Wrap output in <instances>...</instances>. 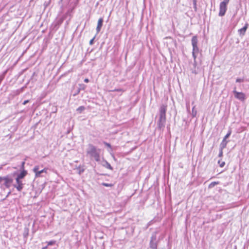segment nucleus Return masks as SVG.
Instances as JSON below:
<instances>
[{
	"label": "nucleus",
	"instance_id": "obj_8",
	"mask_svg": "<svg viewBox=\"0 0 249 249\" xmlns=\"http://www.w3.org/2000/svg\"><path fill=\"white\" fill-rule=\"evenodd\" d=\"M39 167L38 166H36L34 167L33 169L34 172L36 174V177H41V174L43 173H46L47 171V168H44L43 169L38 171Z\"/></svg>",
	"mask_w": 249,
	"mask_h": 249
},
{
	"label": "nucleus",
	"instance_id": "obj_6",
	"mask_svg": "<svg viewBox=\"0 0 249 249\" xmlns=\"http://www.w3.org/2000/svg\"><path fill=\"white\" fill-rule=\"evenodd\" d=\"M166 117H160L157 123L158 128L160 130H163L165 127Z\"/></svg>",
	"mask_w": 249,
	"mask_h": 249
},
{
	"label": "nucleus",
	"instance_id": "obj_3",
	"mask_svg": "<svg viewBox=\"0 0 249 249\" xmlns=\"http://www.w3.org/2000/svg\"><path fill=\"white\" fill-rule=\"evenodd\" d=\"M158 233V231H154L151 234L149 243V248L151 249H157L158 244L159 242V240L157 239V234Z\"/></svg>",
	"mask_w": 249,
	"mask_h": 249
},
{
	"label": "nucleus",
	"instance_id": "obj_14",
	"mask_svg": "<svg viewBox=\"0 0 249 249\" xmlns=\"http://www.w3.org/2000/svg\"><path fill=\"white\" fill-rule=\"evenodd\" d=\"M193 66H194V68L191 69L192 72L193 73H195V74L197 73H198V71H197L198 68H196V59H194Z\"/></svg>",
	"mask_w": 249,
	"mask_h": 249
},
{
	"label": "nucleus",
	"instance_id": "obj_7",
	"mask_svg": "<svg viewBox=\"0 0 249 249\" xmlns=\"http://www.w3.org/2000/svg\"><path fill=\"white\" fill-rule=\"evenodd\" d=\"M4 183L3 185L7 188H9L12 183L13 181V179L9 177V176H7L5 177H3Z\"/></svg>",
	"mask_w": 249,
	"mask_h": 249
},
{
	"label": "nucleus",
	"instance_id": "obj_9",
	"mask_svg": "<svg viewBox=\"0 0 249 249\" xmlns=\"http://www.w3.org/2000/svg\"><path fill=\"white\" fill-rule=\"evenodd\" d=\"M249 26V23L247 22L243 28L238 30V34L240 36H243L245 35L246 32Z\"/></svg>",
	"mask_w": 249,
	"mask_h": 249
},
{
	"label": "nucleus",
	"instance_id": "obj_34",
	"mask_svg": "<svg viewBox=\"0 0 249 249\" xmlns=\"http://www.w3.org/2000/svg\"><path fill=\"white\" fill-rule=\"evenodd\" d=\"M24 164H25V162L24 161H22V163H21V168L22 169H24Z\"/></svg>",
	"mask_w": 249,
	"mask_h": 249
},
{
	"label": "nucleus",
	"instance_id": "obj_38",
	"mask_svg": "<svg viewBox=\"0 0 249 249\" xmlns=\"http://www.w3.org/2000/svg\"><path fill=\"white\" fill-rule=\"evenodd\" d=\"M3 179V177H0V182H1V181H2Z\"/></svg>",
	"mask_w": 249,
	"mask_h": 249
},
{
	"label": "nucleus",
	"instance_id": "obj_19",
	"mask_svg": "<svg viewBox=\"0 0 249 249\" xmlns=\"http://www.w3.org/2000/svg\"><path fill=\"white\" fill-rule=\"evenodd\" d=\"M231 134V129H230L228 131V133L225 136V137H224L223 139L227 140L230 136Z\"/></svg>",
	"mask_w": 249,
	"mask_h": 249
},
{
	"label": "nucleus",
	"instance_id": "obj_11",
	"mask_svg": "<svg viewBox=\"0 0 249 249\" xmlns=\"http://www.w3.org/2000/svg\"><path fill=\"white\" fill-rule=\"evenodd\" d=\"M166 106L162 105L160 109V116L166 117Z\"/></svg>",
	"mask_w": 249,
	"mask_h": 249
},
{
	"label": "nucleus",
	"instance_id": "obj_20",
	"mask_svg": "<svg viewBox=\"0 0 249 249\" xmlns=\"http://www.w3.org/2000/svg\"><path fill=\"white\" fill-rule=\"evenodd\" d=\"M79 87L78 88L80 90H84L85 89L86 86L84 84H79Z\"/></svg>",
	"mask_w": 249,
	"mask_h": 249
},
{
	"label": "nucleus",
	"instance_id": "obj_18",
	"mask_svg": "<svg viewBox=\"0 0 249 249\" xmlns=\"http://www.w3.org/2000/svg\"><path fill=\"white\" fill-rule=\"evenodd\" d=\"M218 184V182H211L209 185V188H212L213 187H214L216 185Z\"/></svg>",
	"mask_w": 249,
	"mask_h": 249
},
{
	"label": "nucleus",
	"instance_id": "obj_40",
	"mask_svg": "<svg viewBox=\"0 0 249 249\" xmlns=\"http://www.w3.org/2000/svg\"><path fill=\"white\" fill-rule=\"evenodd\" d=\"M47 247H48V246H46V247H43V248H42V249H46L47 248Z\"/></svg>",
	"mask_w": 249,
	"mask_h": 249
},
{
	"label": "nucleus",
	"instance_id": "obj_25",
	"mask_svg": "<svg viewBox=\"0 0 249 249\" xmlns=\"http://www.w3.org/2000/svg\"><path fill=\"white\" fill-rule=\"evenodd\" d=\"M80 92V89H77V90L74 92V93L73 94V96H75L76 95H77Z\"/></svg>",
	"mask_w": 249,
	"mask_h": 249
},
{
	"label": "nucleus",
	"instance_id": "obj_24",
	"mask_svg": "<svg viewBox=\"0 0 249 249\" xmlns=\"http://www.w3.org/2000/svg\"><path fill=\"white\" fill-rule=\"evenodd\" d=\"M193 5H194V8L195 9V10H196V3H197V0H193Z\"/></svg>",
	"mask_w": 249,
	"mask_h": 249
},
{
	"label": "nucleus",
	"instance_id": "obj_22",
	"mask_svg": "<svg viewBox=\"0 0 249 249\" xmlns=\"http://www.w3.org/2000/svg\"><path fill=\"white\" fill-rule=\"evenodd\" d=\"M102 185L106 187H112L113 186V184L111 183H107L105 182L102 183Z\"/></svg>",
	"mask_w": 249,
	"mask_h": 249
},
{
	"label": "nucleus",
	"instance_id": "obj_29",
	"mask_svg": "<svg viewBox=\"0 0 249 249\" xmlns=\"http://www.w3.org/2000/svg\"><path fill=\"white\" fill-rule=\"evenodd\" d=\"M244 81V79L243 78H237L236 80V82L240 83L243 82Z\"/></svg>",
	"mask_w": 249,
	"mask_h": 249
},
{
	"label": "nucleus",
	"instance_id": "obj_33",
	"mask_svg": "<svg viewBox=\"0 0 249 249\" xmlns=\"http://www.w3.org/2000/svg\"><path fill=\"white\" fill-rule=\"evenodd\" d=\"M112 91H123V89H115Z\"/></svg>",
	"mask_w": 249,
	"mask_h": 249
},
{
	"label": "nucleus",
	"instance_id": "obj_12",
	"mask_svg": "<svg viewBox=\"0 0 249 249\" xmlns=\"http://www.w3.org/2000/svg\"><path fill=\"white\" fill-rule=\"evenodd\" d=\"M103 21L104 20L103 18H101L99 19L96 27V31L97 33H98L101 31V28L103 26Z\"/></svg>",
	"mask_w": 249,
	"mask_h": 249
},
{
	"label": "nucleus",
	"instance_id": "obj_10",
	"mask_svg": "<svg viewBox=\"0 0 249 249\" xmlns=\"http://www.w3.org/2000/svg\"><path fill=\"white\" fill-rule=\"evenodd\" d=\"M17 184H14L13 186L16 188L18 191H21L23 188V184L22 183L21 179H18V181H16Z\"/></svg>",
	"mask_w": 249,
	"mask_h": 249
},
{
	"label": "nucleus",
	"instance_id": "obj_13",
	"mask_svg": "<svg viewBox=\"0 0 249 249\" xmlns=\"http://www.w3.org/2000/svg\"><path fill=\"white\" fill-rule=\"evenodd\" d=\"M27 172L24 170H23L17 176L16 178V181L18 180V179H21L24 178L27 175Z\"/></svg>",
	"mask_w": 249,
	"mask_h": 249
},
{
	"label": "nucleus",
	"instance_id": "obj_23",
	"mask_svg": "<svg viewBox=\"0 0 249 249\" xmlns=\"http://www.w3.org/2000/svg\"><path fill=\"white\" fill-rule=\"evenodd\" d=\"M55 241H54V240L50 241L47 243V246L53 245L54 244H55Z\"/></svg>",
	"mask_w": 249,
	"mask_h": 249
},
{
	"label": "nucleus",
	"instance_id": "obj_5",
	"mask_svg": "<svg viewBox=\"0 0 249 249\" xmlns=\"http://www.w3.org/2000/svg\"><path fill=\"white\" fill-rule=\"evenodd\" d=\"M228 4L225 2H221L219 5V12L218 14L219 16L222 17L225 15L227 11V5Z\"/></svg>",
	"mask_w": 249,
	"mask_h": 249
},
{
	"label": "nucleus",
	"instance_id": "obj_37",
	"mask_svg": "<svg viewBox=\"0 0 249 249\" xmlns=\"http://www.w3.org/2000/svg\"><path fill=\"white\" fill-rule=\"evenodd\" d=\"M84 82H86V83H88V82H89V79H88V78H85V79H84Z\"/></svg>",
	"mask_w": 249,
	"mask_h": 249
},
{
	"label": "nucleus",
	"instance_id": "obj_27",
	"mask_svg": "<svg viewBox=\"0 0 249 249\" xmlns=\"http://www.w3.org/2000/svg\"><path fill=\"white\" fill-rule=\"evenodd\" d=\"M103 143H104V144L106 146H107V147H109V148H111V145H110V143H108V142H103Z\"/></svg>",
	"mask_w": 249,
	"mask_h": 249
},
{
	"label": "nucleus",
	"instance_id": "obj_35",
	"mask_svg": "<svg viewBox=\"0 0 249 249\" xmlns=\"http://www.w3.org/2000/svg\"><path fill=\"white\" fill-rule=\"evenodd\" d=\"M230 0H224L222 2H225V3L228 4Z\"/></svg>",
	"mask_w": 249,
	"mask_h": 249
},
{
	"label": "nucleus",
	"instance_id": "obj_1",
	"mask_svg": "<svg viewBox=\"0 0 249 249\" xmlns=\"http://www.w3.org/2000/svg\"><path fill=\"white\" fill-rule=\"evenodd\" d=\"M100 149L98 148L92 144L89 143L88 144V147L87 149V154L89 156L90 160H94L97 162L100 161Z\"/></svg>",
	"mask_w": 249,
	"mask_h": 249
},
{
	"label": "nucleus",
	"instance_id": "obj_32",
	"mask_svg": "<svg viewBox=\"0 0 249 249\" xmlns=\"http://www.w3.org/2000/svg\"><path fill=\"white\" fill-rule=\"evenodd\" d=\"M95 38V36L92 38L91 39L90 41H89V44L90 45H92L93 44V41H94V39Z\"/></svg>",
	"mask_w": 249,
	"mask_h": 249
},
{
	"label": "nucleus",
	"instance_id": "obj_17",
	"mask_svg": "<svg viewBox=\"0 0 249 249\" xmlns=\"http://www.w3.org/2000/svg\"><path fill=\"white\" fill-rule=\"evenodd\" d=\"M85 109L84 106H80L76 109V111L81 113Z\"/></svg>",
	"mask_w": 249,
	"mask_h": 249
},
{
	"label": "nucleus",
	"instance_id": "obj_28",
	"mask_svg": "<svg viewBox=\"0 0 249 249\" xmlns=\"http://www.w3.org/2000/svg\"><path fill=\"white\" fill-rule=\"evenodd\" d=\"M218 163L219 164V166H220V167H224V165H225V162H224V161H222V162H220V160H219V161H218Z\"/></svg>",
	"mask_w": 249,
	"mask_h": 249
},
{
	"label": "nucleus",
	"instance_id": "obj_31",
	"mask_svg": "<svg viewBox=\"0 0 249 249\" xmlns=\"http://www.w3.org/2000/svg\"><path fill=\"white\" fill-rule=\"evenodd\" d=\"M63 20H64V18H62L60 19L58 21V24H61L63 22Z\"/></svg>",
	"mask_w": 249,
	"mask_h": 249
},
{
	"label": "nucleus",
	"instance_id": "obj_36",
	"mask_svg": "<svg viewBox=\"0 0 249 249\" xmlns=\"http://www.w3.org/2000/svg\"><path fill=\"white\" fill-rule=\"evenodd\" d=\"M29 102V100H25L23 102V105H26L27 103H28Z\"/></svg>",
	"mask_w": 249,
	"mask_h": 249
},
{
	"label": "nucleus",
	"instance_id": "obj_16",
	"mask_svg": "<svg viewBox=\"0 0 249 249\" xmlns=\"http://www.w3.org/2000/svg\"><path fill=\"white\" fill-rule=\"evenodd\" d=\"M103 166L106 167V168L109 169L110 170H112L113 168L111 165L106 160L105 161V163L103 164Z\"/></svg>",
	"mask_w": 249,
	"mask_h": 249
},
{
	"label": "nucleus",
	"instance_id": "obj_4",
	"mask_svg": "<svg viewBox=\"0 0 249 249\" xmlns=\"http://www.w3.org/2000/svg\"><path fill=\"white\" fill-rule=\"evenodd\" d=\"M233 93L235 98L241 101H244L246 99L245 94L243 92L237 91L236 90V87L234 88Z\"/></svg>",
	"mask_w": 249,
	"mask_h": 249
},
{
	"label": "nucleus",
	"instance_id": "obj_21",
	"mask_svg": "<svg viewBox=\"0 0 249 249\" xmlns=\"http://www.w3.org/2000/svg\"><path fill=\"white\" fill-rule=\"evenodd\" d=\"M195 106H194L192 108V115L193 117H196V115L197 111L195 109Z\"/></svg>",
	"mask_w": 249,
	"mask_h": 249
},
{
	"label": "nucleus",
	"instance_id": "obj_26",
	"mask_svg": "<svg viewBox=\"0 0 249 249\" xmlns=\"http://www.w3.org/2000/svg\"><path fill=\"white\" fill-rule=\"evenodd\" d=\"M223 149L219 148V154H218L219 157H222L223 156Z\"/></svg>",
	"mask_w": 249,
	"mask_h": 249
},
{
	"label": "nucleus",
	"instance_id": "obj_41",
	"mask_svg": "<svg viewBox=\"0 0 249 249\" xmlns=\"http://www.w3.org/2000/svg\"><path fill=\"white\" fill-rule=\"evenodd\" d=\"M63 0H61V1H62Z\"/></svg>",
	"mask_w": 249,
	"mask_h": 249
},
{
	"label": "nucleus",
	"instance_id": "obj_30",
	"mask_svg": "<svg viewBox=\"0 0 249 249\" xmlns=\"http://www.w3.org/2000/svg\"><path fill=\"white\" fill-rule=\"evenodd\" d=\"M78 170H79L78 174H80V175L81 174H82V173H83L84 171V169H80V168H79Z\"/></svg>",
	"mask_w": 249,
	"mask_h": 249
},
{
	"label": "nucleus",
	"instance_id": "obj_39",
	"mask_svg": "<svg viewBox=\"0 0 249 249\" xmlns=\"http://www.w3.org/2000/svg\"><path fill=\"white\" fill-rule=\"evenodd\" d=\"M28 232H24V236H26L28 235Z\"/></svg>",
	"mask_w": 249,
	"mask_h": 249
},
{
	"label": "nucleus",
	"instance_id": "obj_15",
	"mask_svg": "<svg viewBox=\"0 0 249 249\" xmlns=\"http://www.w3.org/2000/svg\"><path fill=\"white\" fill-rule=\"evenodd\" d=\"M228 142V141H227L226 139H223L221 143L220 144L219 148L220 149H224Z\"/></svg>",
	"mask_w": 249,
	"mask_h": 249
},
{
	"label": "nucleus",
	"instance_id": "obj_2",
	"mask_svg": "<svg viewBox=\"0 0 249 249\" xmlns=\"http://www.w3.org/2000/svg\"><path fill=\"white\" fill-rule=\"evenodd\" d=\"M193 46L192 55L194 59H196L197 54L199 53V48L197 46L198 40L196 36H194L191 39Z\"/></svg>",
	"mask_w": 249,
	"mask_h": 249
}]
</instances>
